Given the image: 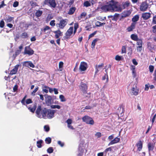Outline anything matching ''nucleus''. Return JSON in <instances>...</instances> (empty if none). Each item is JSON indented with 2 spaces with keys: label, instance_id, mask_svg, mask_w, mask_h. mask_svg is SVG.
Wrapping results in <instances>:
<instances>
[{
  "label": "nucleus",
  "instance_id": "1",
  "mask_svg": "<svg viewBox=\"0 0 156 156\" xmlns=\"http://www.w3.org/2000/svg\"><path fill=\"white\" fill-rule=\"evenodd\" d=\"M46 108H42L41 106L40 105L38 106L35 112L36 116L40 118H43L45 119Z\"/></svg>",
  "mask_w": 156,
  "mask_h": 156
},
{
  "label": "nucleus",
  "instance_id": "2",
  "mask_svg": "<svg viewBox=\"0 0 156 156\" xmlns=\"http://www.w3.org/2000/svg\"><path fill=\"white\" fill-rule=\"evenodd\" d=\"M45 119H51L54 117L55 111L54 110L46 108Z\"/></svg>",
  "mask_w": 156,
  "mask_h": 156
},
{
  "label": "nucleus",
  "instance_id": "3",
  "mask_svg": "<svg viewBox=\"0 0 156 156\" xmlns=\"http://www.w3.org/2000/svg\"><path fill=\"white\" fill-rule=\"evenodd\" d=\"M82 119L83 122L87 124L93 125L94 124V121L91 117L87 115H85L82 117Z\"/></svg>",
  "mask_w": 156,
  "mask_h": 156
},
{
  "label": "nucleus",
  "instance_id": "4",
  "mask_svg": "<svg viewBox=\"0 0 156 156\" xmlns=\"http://www.w3.org/2000/svg\"><path fill=\"white\" fill-rule=\"evenodd\" d=\"M118 5V2L115 0H112L109 2L108 7L111 8V9L107 8L106 10H114V9L117 8Z\"/></svg>",
  "mask_w": 156,
  "mask_h": 156
},
{
  "label": "nucleus",
  "instance_id": "5",
  "mask_svg": "<svg viewBox=\"0 0 156 156\" xmlns=\"http://www.w3.org/2000/svg\"><path fill=\"white\" fill-rule=\"evenodd\" d=\"M73 32V27H71L67 30L65 34L64 39H69L71 38V36Z\"/></svg>",
  "mask_w": 156,
  "mask_h": 156
},
{
  "label": "nucleus",
  "instance_id": "6",
  "mask_svg": "<svg viewBox=\"0 0 156 156\" xmlns=\"http://www.w3.org/2000/svg\"><path fill=\"white\" fill-rule=\"evenodd\" d=\"M66 20V19L61 20L59 23L56 24L57 27H58L60 29H63L67 24Z\"/></svg>",
  "mask_w": 156,
  "mask_h": 156
},
{
  "label": "nucleus",
  "instance_id": "7",
  "mask_svg": "<svg viewBox=\"0 0 156 156\" xmlns=\"http://www.w3.org/2000/svg\"><path fill=\"white\" fill-rule=\"evenodd\" d=\"M34 51L30 48V46L25 47L24 51L25 54L31 55L34 54Z\"/></svg>",
  "mask_w": 156,
  "mask_h": 156
},
{
  "label": "nucleus",
  "instance_id": "8",
  "mask_svg": "<svg viewBox=\"0 0 156 156\" xmlns=\"http://www.w3.org/2000/svg\"><path fill=\"white\" fill-rule=\"evenodd\" d=\"M44 3L45 4H48L53 8H55L56 5V3L55 0H45Z\"/></svg>",
  "mask_w": 156,
  "mask_h": 156
},
{
  "label": "nucleus",
  "instance_id": "9",
  "mask_svg": "<svg viewBox=\"0 0 156 156\" xmlns=\"http://www.w3.org/2000/svg\"><path fill=\"white\" fill-rule=\"evenodd\" d=\"M87 67V64L85 62H81L80 66L79 69L81 71L86 70Z\"/></svg>",
  "mask_w": 156,
  "mask_h": 156
},
{
  "label": "nucleus",
  "instance_id": "10",
  "mask_svg": "<svg viewBox=\"0 0 156 156\" xmlns=\"http://www.w3.org/2000/svg\"><path fill=\"white\" fill-rule=\"evenodd\" d=\"M27 97V95H26L21 101V103L23 105H25L26 104H29L32 103V100L30 98L26 100L25 102V100Z\"/></svg>",
  "mask_w": 156,
  "mask_h": 156
},
{
  "label": "nucleus",
  "instance_id": "11",
  "mask_svg": "<svg viewBox=\"0 0 156 156\" xmlns=\"http://www.w3.org/2000/svg\"><path fill=\"white\" fill-rule=\"evenodd\" d=\"M125 106L123 104L121 105L117 109L118 113L120 114L121 116H122L125 112Z\"/></svg>",
  "mask_w": 156,
  "mask_h": 156
},
{
  "label": "nucleus",
  "instance_id": "12",
  "mask_svg": "<svg viewBox=\"0 0 156 156\" xmlns=\"http://www.w3.org/2000/svg\"><path fill=\"white\" fill-rule=\"evenodd\" d=\"M79 87L83 93L86 92L87 89V86L86 84L82 82L80 86Z\"/></svg>",
  "mask_w": 156,
  "mask_h": 156
},
{
  "label": "nucleus",
  "instance_id": "13",
  "mask_svg": "<svg viewBox=\"0 0 156 156\" xmlns=\"http://www.w3.org/2000/svg\"><path fill=\"white\" fill-rule=\"evenodd\" d=\"M19 66L20 65L19 64H17L16 65L14 68L10 71L9 74L13 75L16 74L17 72Z\"/></svg>",
  "mask_w": 156,
  "mask_h": 156
},
{
  "label": "nucleus",
  "instance_id": "14",
  "mask_svg": "<svg viewBox=\"0 0 156 156\" xmlns=\"http://www.w3.org/2000/svg\"><path fill=\"white\" fill-rule=\"evenodd\" d=\"M131 12L130 10H125L122 13V15L121 16L120 20L124 17L128 16L131 14Z\"/></svg>",
  "mask_w": 156,
  "mask_h": 156
},
{
  "label": "nucleus",
  "instance_id": "15",
  "mask_svg": "<svg viewBox=\"0 0 156 156\" xmlns=\"http://www.w3.org/2000/svg\"><path fill=\"white\" fill-rule=\"evenodd\" d=\"M136 146H137V150L139 151H140L143 147L142 142L141 140H140L136 144Z\"/></svg>",
  "mask_w": 156,
  "mask_h": 156
},
{
  "label": "nucleus",
  "instance_id": "16",
  "mask_svg": "<svg viewBox=\"0 0 156 156\" xmlns=\"http://www.w3.org/2000/svg\"><path fill=\"white\" fill-rule=\"evenodd\" d=\"M120 140V138L116 137L115 138L112 140H111L109 143L108 145L109 146L111 145H112L119 142Z\"/></svg>",
  "mask_w": 156,
  "mask_h": 156
},
{
  "label": "nucleus",
  "instance_id": "17",
  "mask_svg": "<svg viewBox=\"0 0 156 156\" xmlns=\"http://www.w3.org/2000/svg\"><path fill=\"white\" fill-rule=\"evenodd\" d=\"M53 33L55 34V37L56 38H58L59 36H62V33L59 30L54 31Z\"/></svg>",
  "mask_w": 156,
  "mask_h": 156
},
{
  "label": "nucleus",
  "instance_id": "18",
  "mask_svg": "<svg viewBox=\"0 0 156 156\" xmlns=\"http://www.w3.org/2000/svg\"><path fill=\"white\" fill-rule=\"evenodd\" d=\"M149 5L147 2H143L140 6V10H147L148 8Z\"/></svg>",
  "mask_w": 156,
  "mask_h": 156
},
{
  "label": "nucleus",
  "instance_id": "19",
  "mask_svg": "<svg viewBox=\"0 0 156 156\" xmlns=\"http://www.w3.org/2000/svg\"><path fill=\"white\" fill-rule=\"evenodd\" d=\"M151 17V14L149 12H145L142 14V17L144 20H147Z\"/></svg>",
  "mask_w": 156,
  "mask_h": 156
},
{
  "label": "nucleus",
  "instance_id": "20",
  "mask_svg": "<svg viewBox=\"0 0 156 156\" xmlns=\"http://www.w3.org/2000/svg\"><path fill=\"white\" fill-rule=\"evenodd\" d=\"M136 23H132L131 25L129 27L127 30L128 31L130 32L133 30L135 29Z\"/></svg>",
  "mask_w": 156,
  "mask_h": 156
},
{
  "label": "nucleus",
  "instance_id": "21",
  "mask_svg": "<svg viewBox=\"0 0 156 156\" xmlns=\"http://www.w3.org/2000/svg\"><path fill=\"white\" fill-rule=\"evenodd\" d=\"M37 108V104L35 103L32 108H31L30 107H28V109L30 111V112L34 113L36 109Z\"/></svg>",
  "mask_w": 156,
  "mask_h": 156
},
{
  "label": "nucleus",
  "instance_id": "22",
  "mask_svg": "<svg viewBox=\"0 0 156 156\" xmlns=\"http://www.w3.org/2000/svg\"><path fill=\"white\" fill-rule=\"evenodd\" d=\"M130 4L129 1L126 2L122 4L123 9H127V7L130 6Z\"/></svg>",
  "mask_w": 156,
  "mask_h": 156
},
{
  "label": "nucleus",
  "instance_id": "23",
  "mask_svg": "<svg viewBox=\"0 0 156 156\" xmlns=\"http://www.w3.org/2000/svg\"><path fill=\"white\" fill-rule=\"evenodd\" d=\"M132 93L135 95H138V90L136 88L133 87L132 89Z\"/></svg>",
  "mask_w": 156,
  "mask_h": 156
},
{
  "label": "nucleus",
  "instance_id": "24",
  "mask_svg": "<svg viewBox=\"0 0 156 156\" xmlns=\"http://www.w3.org/2000/svg\"><path fill=\"white\" fill-rule=\"evenodd\" d=\"M130 37L132 40L134 41H136L139 39L137 35L134 34H132Z\"/></svg>",
  "mask_w": 156,
  "mask_h": 156
},
{
  "label": "nucleus",
  "instance_id": "25",
  "mask_svg": "<svg viewBox=\"0 0 156 156\" xmlns=\"http://www.w3.org/2000/svg\"><path fill=\"white\" fill-rule=\"evenodd\" d=\"M139 18V15H137L135 16L132 19V20L133 23H136V22L138 21Z\"/></svg>",
  "mask_w": 156,
  "mask_h": 156
},
{
  "label": "nucleus",
  "instance_id": "26",
  "mask_svg": "<svg viewBox=\"0 0 156 156\" xmlns=\"http://www.w3.org/2000/svg\"><path fill=\"white\" fill-rule=\"evenodd\" d=\"M46 103L48 104H51V101L52 98L50 96H48L46 98Z\"/></svg>",
  "mask_w": 156,
  "mask_h": 156
},
{
  "label": "nucleus",
  "instance_id": "27",
  "mask_svg": "<svg viewBox=\"0 0 156 156\" xmlns=\"http://www.w3.org/2000/svg\"><path fill=\"white\" fill-rule=\"evenodd\" d=\"M87 14L86 12H83L80 15V16L78 17V19L79 20H80L81 18H84V17L86 16Z\"/></svg>",
  "mask_w": 156,
  "mask_h": 156
},
{
  "label": "nucleus",
  "instance_id": "28",
  "mask_svg": "<svg viewBox=\"0 0 156 156\" xmlns=\"http://www.w3.org/2000/svg\"><path fill=\"white\" fill-rule=\"evenodd\" d=\"M132 50L131 47H129L128 49V55L129 56H131L132 54Z\"/></svg>",
  "mask_w": 156,
  "mask_h": 156
},
{
  "label": "nucleus",
  "instance_id": "29",
  "mask_svg": "<svg viewBox=\"0 0 156 156\" xmlns=\"http://www.w3.org/2000/svg\"><path fill=\"white\" fill-rule=\"evenodd\" d=\"M43 141L41 140L37 141V146L38 148H40L42 147L41 144L43 143Z\"/></svg>",
  "mask_w": 156,
  "mask_h": 156
},
{
  "label": "nucleus",
  "instance_id": "30",
  "mask_svg": "<svg viewBox=\"0 0 156 156\" xmlns=\"http://www.w3.org/2000/svg\"><path fill=\"white\" fill-rule=\"evenodd\" d=\"M20 37L22 39L27 38L28 37V35L27 33L24 32L21 35Z\"/></svg>",
  "mask_w": 156,
  "mask_h": 156
},
{
  "label": "nucleus",
  "instance_id": "31",
  "mask_svg": "<svg viewBox=\"0 0 156 156\" xmlns=\"http://www.w3.org/2000/svg\"><path fill=\"white\" fill-rule=\"evenodd\" d=\"M136 41H137L136 44L138 46H143V41L141 39H139Z\"/></svg>",
  "mask_w": 156,
  "mask_h": 156
},
{
  "label": "nucleus",
  "instance_id": "32",
  "mask_svg": "<svg viewBox=\"0 0 156 156\" xmlns=\"http://www.w3.org/2000/svg\"><path fill=\"white\" fill-rule=\"evenodd\" d=\"M119 14L115 13L113 16V17L112 19V20L116 21L118 19V17L119 16Z\"/></svg>",
  "mask_w": 156,
  "mask_h": 156
},
{
  "label": "nucleus",
  "instance_id": "33",
  "mask_svg": "<svg viewBox=\"0 0 156 156\" xmlns=\"http://www.w3.org/2000/svg\"><path fill=\"white\" fill-rule=\"evenodd\" d=\"M45 141L47 144H49L51 142V139L50 137H48L46 138Z\"/></svg>",
  "mask_w": 156,
  "mask_h": 156
},
{
  "label": "nucleus",
  "instance_id": "34",
  "mask_svg": "<svg viewBox=\"0 0 156 156\" xmlns=\"http://www.w3.org/2000/svg\"><path fill=\"white\" fill-rule=\"evenodd\" d=\"M42 13V11L37 10L35 13V15L37 17L40 16Z\"/></svg>",
  "mask_w": 156,
  "mask_h": 156
},
{
  "label": "nucleus",
  "instance_id": "35",
  "mask_svg": "<svg viewBox=\"0 0 156 156\" xmlns=\"http://www.w3.org/2000/svg\"><path fill=\"white\" fill-rule=\"evenodd\" d=\"M105 24V23H101V22L98 21L96 23V25L97 27H100L102 26L103 25H104Z\"/></svg>",
  "mask_w": 156,
  "mask_h": 156
},
{
  "label": "nucleus",
  "instance_id": "36",
  "mask_svg": "<svg viewBox=\"0 0 156 156\" xmlns=\"http://www.w3.org/2000/svg\"><path fill=\"white\" fill-rule=\"evenodd\" d=\"M54 150L52 147H49L47 150V152L48 153L51 154L53 152Z\"/></svg>",
  "mask_w": 156,
  "mask_h": 156
},
{
  "label": "nucleus",
  "instance_id": "37",
  "mask_svg": "<svg viewBox=\"0 0 156 156\" xmlns=\"http://www.w3.org/2000/svg\"><path fill=\"white\" fill-rule=\"evenodd\" d=\"M148 150L149 151L153 150L154 149L151 143H148Z\"/></svg>",
  "mask_w": 156,
  "mask_h": 156
},
{
  "label": "nucleus",
  "instance_id": "38",
  "mask_svg": "<svg viewBox=\"0 0 156 156\" xmlns=\"http://www.w3.org/2000/svg\"><path fill=\"white\" fill-rule=\"evenodd\" d=\"M59 98L62 102H64L66 101V99L64 96L63 95H60L59 96Z\"/></svg>",
  "mask_w": 156,
  "mask_h": 156
},
{
  "label": "nucleus",
  "instance_id": "39",
  "mask_svg": "<svg viewBox=\"0 0 156 156\" xmlns=\"http://www.w3.org/2000/svg\"><path fill=\"white\" fill-rule=\"evenodd\" d=\"M126 46H122V51L121 53H126Z\"/></svg>",
  "mask_w": 156,
  "mask_h": 156
},
{
  "label": "nucleus",
  "instance_id": "40",
  "mask_svg": "<svg viewBox=\"0 0 156 156\" xmlns=\"http://www.w3.org/2000/svg\"><path fill=\"white\" fill-rule=\"evenodd\" d=\"M97 40H98L97 39H95L93 40L91 44L92 48H94L95 46V45L96 42L97 41Z\"/></svg>",
  "mask_w": 156,
  "mask_h": 156
},
{
  "label": "nucleus",
  "instance_id": "41",
  "mask_svg": "<svg viewBox=\"0 0 156 156\" xmlns=\"http://www.w3.org/2000/svg\"><path fill=\"white\" fill-rule=\"evenodd\" d=\"M104 64L103 63H102L100 65H99L98 66L97 68L96 67V69H97V70L96 71V73L98 72L99 71V70L98 69L99 68H101L102 67H103L104 66Z\"/></svg>",
  "mask_w": 156,
  "mask_h": 156
},
{
  "label": "nucleus",
  "instance_id": "42",
  "mask_svg": "<svg viewBox=\"0 0 156 156\" xmlns=\"http://www.w3.org/2000/svg\"><path fill=\"white\" fill-rule=\"evenodd\" d=\"M149 68L150 72L152 73L154 70V67L153 66L151 65L149 66Z\"/></svg>",
  "mask_w": 156,
  "mask_h": 156
},
{
  "label": "nucleus",
  "instance_id": "43",
  "mask_svg": "<svg viewBox=\"0 0 156 156\" xmlns=\"http://www.w3.org/2000/svg\"><path fill=\"white\" fill-rule=\"evenodd\" d=\"M142 48H143V47H142V46H138L136 47V50H137V51L138 52H140L141 51H142Z\"/></svg>",
  "mask_w": 156,
  "mask_h": 156
},
{
  "label": "nucleus",
  "instance_id": "44",
  "mask_svg": "<svg viewBox=\"0 0 156 156\" xmlns=\"http://www.w3.org/2000/svg\"><path fill=\"white\" fill-rule=\"evenodd\" d=\"M38 87H36L34 90L31 93V95H35V93L38 90Z\"/></svg>",
  "mask_w": 156,
  "mask_h": 156
},
{
  "label": "nucleus",
  "instance_id": "45",
  "mask_svg": "<svg viewBox=\"0 0 156 156\" xmlns=\"http://www.w3.org/2000/svg\"><path fill=\"white\" fill-rule=\"evenodd\" d=\"M51 107L52 108H58L59 109L61 108V106L59 105H52Z\"/></svg>",
  "mask_w": 156,
  "mask_h": 156
},
{
  "label": "nucleus",
  "instance_id": "46",
  "mask_svg": "<svg viewBox=\"0 0 156 156\" xmlns=\"http://www.w3.org/2000/svg\"><path fill=\"white\" fill-rule=\"evenodd\" d=\"M84 5L86 7H88L90 5V3L89 1H86L84 3Z\"/></svg>",
  "mask_w": 156,
  "mask_h": 156
},
{
  "label": "nucleus",
  "instance_id": "47",
  "mask_svg": "<svg viewBox=\"0 0 156 156\" xmlns=\"http://www.w3.org/2000/svg\"><path fill=\"white\" fill-rule=\"evenodd\" d=\"M44 129L46 132H48L50 130V128L48 126L45 125L44 126Z\"/></svg>",
  "mask_w": 156,
  "mask_h": 156
},
{
  "label": "nucleus",
  "instance_id": "48",
  "mask_svg": "<svg viewBox=\"0 0 156 156\" xmlns=\"http://www.w3.org/2000/svg\"><path fill=\"white\" fill-rule=\"evenodd\" d=\"M97 31H95L93 33L90 34L88 37V39H90V38L93 37L96 34Z\"/></svg>",
  "mask_w": 156,
  "mask_h": 156
},
{
  "label": "nucleus",
  "instance_id": "49",
  "mask_svg": "<svg viewBox=\"0 0 156 156\" xmlns=\"http://www.w3.org/2000/svg\"><path fill=\"white\" fill-rule=\"evenodd\" d=\"M113 147H109L108 148H106L105 151V152L106 153H107L108 151H111L112 150V148Z\"/></svg>",
  "mask_w": 156,
  "mask_h": 156
},
{
  "label": "nucleus",
  "instance_id": "50",
  "mask_svg": "<svg viewBox=\"0 0 156 156\" xmlns=\"http://www.w3.org/2000/svg\"><path fill=\"white\" fill-rule=\"evenodd\" d=\"M44 87L46 89H48L49 92L50 93H52L53 91V89L52 88L49 87L48 86H45Z\"/></svg>",
  "mask_w": 156,
  "mask_h": 156
},
{
  "label": "nucleus",
  "instance_id": "51",
  "mask_svg": "<svg viewBox=\"0 0 156 156\" xmlns=\"http://www.w3.org/2000/svg\"><path fill=\"white\" fill-rule=\"evenodd\" d=\"M5 25V23L3 20H2L0 22V27L3 28Z\"/></svg>",
  "mask_w": 156,
  "mask_h": 156
},
{
  "label": "nucleus",
  "instance_id": "52",
  "mask_svg": "<svg viewBox=\"0 0 156 156\" xmlns=\"http://www.w3.org/2000/svg\"><path fill=\"white\" fill-rule=\"evenodd\" d=\"M115 59L116 61H120L121 59V56L117 55L115 56Z\"/></svg>",
  "mask_w": 156,
  "mask_h": 156
},
{
  "label": "nucleus",
  "instance_id": "53",
  "mask_svg": "<svg viewBox=\"0 0 156 156\" xmlns=\"http://www.w3.org/2000/svg\"><path fill=\"white\" fill-rule=\"evenodd\" d=\"M63 62H60L59 63V69L62 68L63 66Z\"/></svg>",
  "mask_w": 156,
  "mask_h": 156
},
{
  "label": "nucleus",
  "instance_id": "54",
  "mask_svg": "<svg viewBox=\"0 0 156 156\" xmlns=\"http://www.w3.org/2000/svg\"><path fill=\"white\" fill-rule=\"evenodd\" d=\"M18 86L17 85H15L13 87V91L14 92L17 91L18 90Z\"/></svg>",
  "mask_w": 156,
  "mask_h": 156
},
{
  "label": "nucleus",
  "instance_id": "55",
  "mask_svg": "<svg viewBox=\"0 0 156 156\" xmlns=\"http://www.w3.org/2000/svg\"><path fill=\"white\" fill-rule=\"evenodd\" d=\"M50 29V28L48 26H46L43 29V31L44 32H45L46 30H49Z\"/></svg>",
  "mask_w": 156,
  "mask_h": 156
},
{
  "label": "nucleus",
  "instance_id": "56",
  "mask_svg": "<svg viewBox=\"0 0 156 156\" xmlns=\"http://www.w3.org/2000/svg\"><path fill=\"white\" fill-rule=\"evenodd\" d=\"M55 20H52L51 21L50 24L51 26H54L55 25Z\"/></svg>",
  "mask_w": 156,
  "mask_h": 156
},
{
  "label": "nucleus",
  "instance_id": "57",
  "mask_svg": "<svg viewBox=\"0 0 156 156\" xmlns=\"http://www.w3.org/2000/svg\"><path fill=\"white\" fill-rule=\"evenodd\" d=\"M28 65H29V66L30 67H31L32 68L34 67V65L31 62L29 61Z\"/></svg>",
  "mask_w": 156,
  "mask_h": 156
},
{
  "label": "nucleus",
  "instance_id": "58",
  "mask_svg": "<svg viewBox=\"0 0 156 156\" xmlns=\"http://www.w3.org/2000/svg\"><path fill=\"white\" fill-rule=\"evenodd\" d=\"M29 61H25L23 62V66H26V67H28L29 66Z\"/></svg>",
  "mask_w": 156,
  "mask_h": 156
},
{
  "label": "nucleus",
  "instance_id": "59",
  "mask_svg": "<svg viewBox=\"0 0 156 156\" xmlns=\"http://www.w3.org/2000/svg\"><path fill=\"white\" fill-rule=\"evenodd\" d=\"M66 122L68 124V125H70L72 123V120L70 119H69L66 121Z\"/></svg>",
  "mask_w": 156,
  "mask_h": 156
},
{
  "label": "nucleus",
  "instance_id": "60",
  "mask_svg": "<svg viewBox=\"0 0 156 156\" xmlns=\"http://www.w3.org/2000/svg\"><path fill=\"white\" fill-rule=\"evenodd\" d=\"M13 18L11 17H8V19H7V22H11L13 19Z\"/></svg>",
  "mask_w": 156,
  "mask_h": 156
},
{
  "label": "nucleus",
  "instance_id": "61",
  "mask_svg": "<svg viewBox=\"0 0 156 156\" xmlns=\"http://www.w3.org/2000/svg\"><path fill=\"white\" fill-rule=\"evenodd\" d=\"M152 22L154 24H156V15L153 17Z\"/></svg>",
  "mask_w": 156,
  "mask_h": 156
},
{
  "label": "nucleus",
  "instance_id": "62",
  "mask_svg": "<svg viewBox=\"0 0 156 156\" xmlns=\"http://www.w3.org/2000/svg\"><path fill=\"white\" fill-rule=\"evenodd\" d=\"M95 135L97 136L98 138H100L101 136V134L100 132H98L96 133Z\"/></svg>",
  "mask_w": 156,
  "mask_h": 156
},
{
  "label": "nucleus",
  "instance_id": "63",
  "mask_svg": "<svg viewBox=\"0 0 156 156\" xmlns=\"http://www.w3.org/2000/svg\"><path fill=\"white\" fill-rule=\"evenodd\" d=\"M19 4V2H18L17 1H16L14 2L13 4V6L14 7H16Z\"/></svg>",
  "mask_w": 156,
  "mask_h": 156
},
{
  "label": "nucleus",
  "instance_id": "64",
  "mask_svg": "<svg viewBox=\"0 0 156 156\" xmlns=\"http://www.w3.org/2000/svg\"><path fill=\"white\" fill-rule=\"evenodd\" d=\"M58 144L60 145L61 147L63 146L64 144L63 143H62L60 141H58Z\"/></svg>",
  "mask_w": 156,
  "mask_h": 156
}]
</instances>
